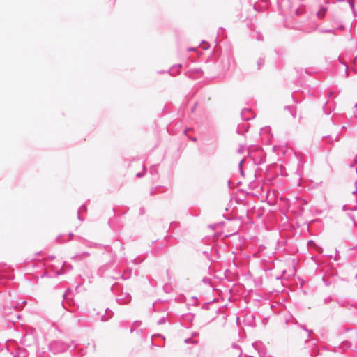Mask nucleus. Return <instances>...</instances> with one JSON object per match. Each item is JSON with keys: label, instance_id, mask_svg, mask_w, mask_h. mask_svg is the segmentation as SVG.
I'll list each match as a JSON object with an SVG mask.
<instances>
[{"label": "nucleus", "instance_id": "7ed1b4c3", "mask_svg": "<svg viewBox=\"0 0 357 357\" xmlns=\"http://www.w3.org/2000/svg\"><path fill=\"white\" fill-rule=\"evenodd\" d=\"M74 236L77 240L81 238L79 236H75L73 232L70 231L67 234H61L58 235L55 241L57 243L62 244L70 241Z\"/></svg>", "mask_w": 357, "mask_h": 357}, {"label": "nucleus", "instance_id": "58836bf2", "mask_svg": "<svg viewBox=\"0 0 357 357\" xmlns=\"http://www.w3.org/2000/svg\"><path fill=\"white\" fill-rule=\"evenodd\" d=\"M134 262L136 264L137 263V259H134Z\"/></svg>", "mask_w": 357, "mask_h": 357}, {"label": "nucleus", "instance_id": "423d86ee", "mask_svg": "<svg viewBox=\"0 0 357 357\" xmlns=\"http://www.w3.org/2000/svg\"><path fill=\"white\" fill-rule=\"evenodd\" d=\"M351 346H352V344L351 342H349L348 340H344L341 342V344L337 347H335L334 351H335V352H339L341 350L344 351L347 349H349L351 347Z\"/></svg>", "mask_w": 357, "mask_h": 357}, {"label": "nucleus", "instance_id": "f257e3e1", "mask_svg": "<svg viewBox=\"0 0 357 357\" xmlns=\"http://www.w3.org/2000/svg\"><path fill=\"white\" fill-rule=\"evenodd\" d=\"M77 347V344L73 341L70 344L66 343L61 340H54L52 341L48 346L49 351L54 354L63 353L68 349H75Z\"/></svg>", "mask_w": 357, "mask_h": 357}, {"label": "nucleus", "instance_id": "0eeeda50", "mask_svg": "<svg viewBox=\"0 0 357 357\" xmlns=\"http://www.w3.org/2000/svg\"><path fill=\"white\" fill-rule=\"evenodd\" d=\"M114 315V312L109 308H106L105 310V314H102L100 317V320L102 321H107L110 319Z\"/></svg>", "mask_w": 357, "mask_h": 357}, {"label": "nucleus", "instance_id": "412c9836", "mask_svg": "<svg viewBox=\"0 0 357 357\" xmlns=\"http://www.w3.org/2000/svg\"><path fill=\"white\" fill-rule=\"evenodd\" d=\"M307 333V337L309 338L311 336V334L312 333L313 331L311 329H307V331H305Z\"/></svg>", "mask_w": 357, "mask_h": 357}, {"label": "nucleus", "instance_id": "c756f323", "mask_svg": "<svg viewBox=\"0 0 357 357\" xmlns=\"http://www.w3.org/2000/svg\"><path fill=\"white\" fill-rule=\"evenodd\" d=\"M257 344H258V343H257V342H254V343H252V346H253L255 349H257V347H257Z\"/></svg>", "mask_w": 357, "mask_h": 357}, {"label": "nucleus", "instance_id": "cd10ccee", "mask_svg": "<svg viewBox=\"0 0 357 357\" xmlns=\"http://www.w3.org/2000/svg\"><path fill=\"white\" fill-rule=\"evenodd\" d=\"M48 258L50 259V260H53L54 258H55V256L54 255H50L48 257Z\"/></svg>", "mask_w": 357, "mask_h": 357}, {"label": "nucleus", "instance_id": "2eb2a0df", "mask_svg": "<svg viewBox=\"0 0 357 357\" xmlns=\"http://www.w3.org/2000/svg\"><path fill=\"white\" fill-rule=\"evenodd\" d=\"M89 247H96V248H102V244H98V243H91L90 242L89 244Z\"/></svg>", "mask_w": 357, "mask_h": 357}, {"label": "nucleus", "instance_id": "f3484780", "mask_svg": "<svg viewBox=\"0 0 357 357\" xmlns=\"http://www.w3.org/2000/svg\"><path fill=\"white\" fill-rule=\"evenodd\" d=\"M166 321V318L165 317H161L158 321V325H162V324H164Z\"/></svg>", "mask_w": 357, "mask_h": 357}, {"label": "nucleus", "instance_id": "20e7f679", "mask_svg": "<svg viewBox=\"0 0 357 357\" xmlns=\"http://www.w3.org/2000/svg\"><path fill=\"white\" fill-rule=\"evenodd\" d=\"M131 300V296L128 292L121 291L116 295V301L119 304H126Z\"/></svg>", "mask_w": 357, "mask_h": 357}, {"label": "nucleus", "instance_id": "c9c22d12", "mask_svg": "<svg viewBox=\"0 0 357 357\" xmlns=\"http://www.w3.org/2000/svg\"><path fill=\"white\" fill-rule=\"evenodd\" d=\"M307 225V229H310V224H307V225Z\"/></svg>", "mask_w": 357, "mask_h": 357}, {"label": "nucleus", "instance_id": "473e14b6", "mask_svg": "<svg viewBox=\"0 0 357 357\" xmlns=\"http://www.w3.org/2000/svg\"><path fill=\"white\" fill-rule=\"evenodd\" d=\"M339 257H340L339 256L336 255V256H335V261H337V260H338V259H339Z\"/></svg>", "mask_w": 357, "mask_h": 357}, {"label": "nucleus", "instance_id": "9d476101", "mask_svg": "<svg viewBox=\"0 0 357 357\" xmlns=\"http://www.w3.org/2000/svg\"><path fill=\"white\" fill-rule=\"evenodd\" d=\"M195 314L193 313H188L184 315V319L189 321H192L195 319Z\"/></svg>", "mask_w": 357, "mask_h": 357}, {"label": "nucleus", "instance_id": "f8f14e48", "mask_svg": "<svg viewBox=\"0 0 357 357\" xmlns=\"http://www.w3.org/2000/svg\"><path fill=\"white\" fill-rule=\"evenodd\" d=\"M210 251H212V248H210L207 250H204L202 252V254L209 260L212 261V259L210 257Z\"/></svg>", "mask_w": 357, "mask_h": 357}, {"label": "nucleus", "instance_id": "6ab92c4d", "mask_svg": "<svg viewBox=\"0 0 357 357\" xmlns=\"http://www.w3.org/2000/svg\"><path fill=\"white\" fill-rule=\"evenodd\" d=\"M325 15V11L324 10H320L317 13V15L319 17H323Z\"/></svg>", "mask_w": 357, "mask_h": 357}, {"label": "nucleus", "instance_id": "79ce46f5", "mask_svg": "<svg viewBox=\"0 0 357 357\" xmlns=\"http://www.w3.org/2000/svg\"><path fill=\"white\" fill-rule=\"evenodd\" d=\"M310 357H313V356L310 354Z\"/></svg>", "mask_w": 357, "mask_h": 357}, {"label": "nucleus", "instance_id": "dca6fc26", "mask_svg": "<svg viewBox=\"0 0 357 357\" xmlns=\"http://www.w3.org/2000/svg\"><path fill=\"white\" fill-rule=\"evenodd\" d=\"M213 301H212V302ZM211 303V301L203 303L202 308L204 309V310H208L209 309V305H210Z\"/></svg>", "mask_w": 357, "mask_h": 357}, {"label": "nucleus", "instance_id": "39448f33", "mask_svg": "<svg viewBox=\"0 0 357 357\" xmlns=\"http://www.w3.org/2000/svg\"><path fill=\"white\" fill-rule=\"evenodd\" d=\"M65 266H66V263L63 262V267L60 270L57 271L56 272H54V271L50 272V271H46L40 275V278H53V277H56L58 275L64 274L65 271L63 270V268Z\"/></svg>", "mask_w": 357, "mask_h": 357}, {"label": "nucleus", "instance_id": "6e6552de", "mask_svg": "<svg viewBox=\"0 0 357 357\" xmlns=\"http://www.w3.org/2000/svg\"><path fill=\"white\" fill-rule=\"evenodd\" d=\"M90 255L89 252H83L80 254L75 255V256L72 257L73 259H77L81 260L82 259V257L84 256L86 257H89Z\"/></svg>", "mask_w": 357, "mask_h": 357}, {"label": "nucleus", "instance_id": "5701e85b", "mask_svg": "<svg viewBox=\"0 0 357 357\" xmlns=\"http://www.w3.org/2000/svg\"><path fill=\"white\" fill-rule=\"evenodd\" d=\"M281 226L282 227V228H283L284 229H285L287 227H293L294 225H285V224H283V225H281Z\"/></svg>", "mask_w": 357, "mask_h": 357}, {"label": "nucleus", "instance_id": "9b49d317", "mask_svg": "<svg viewBox=\"0 0 357 357\" xmlns=\"http://www.w3.org/2000/svg\"><path fill=\"white\" fill-rule=\"evenodd\" d=\"M184 342L185 344H197L199 343V341L193 340L192 337H188L184 340Z\"/></svg>", "mask_w": 357, "mask_h": 357}, {"label": "nucleus", "instance_id": "2f4dec72", "mask_svg": "<svg viewBox=\"0 0 357 357\" xmlns=\"http://www.w3.org/2000/svg\"><path fill=\"white\" fill-rule=\"evenodd\" d=\"M15 317H16V319H20V314H16Z\"/></svg>", "mask_w": 357, "mask_h": 357}, {"label": "nucleus", "instance_id": "f704fd0d", "mask_svg": "<svg viewBox=\"0 0 357 357\" xmlns=\"http://www.w3.org/2000/svg\"><path fill=\"white\" fill-rule=\"evenodd\" d=\"M66 292L64 293L63 295V298H66Z\"/></svg>", "mask_w": 357, "mask_h": 357}, {"label": "nucleus", "instance_id": "4be33fe9", "mask_svg": "<svg viewBox=\"0 0 357 357\" xmlns=\"http://www.w3.org/2000/svg\"><path fill=\"white\" fill-rule=\"evenodd\" d=\"M199 335V333L198 332H192V334H191V337H197Z\"/></svg>", "mask_w": 357, "mask_h": 357}, {"label": "nucleus", "instance_id": "1a4fd4ad", "mask_svg": "<svg viewBox=\"0 0 357 357\" xmlns=\"http://www.w3.org/2000/svg\"><path fill=\"white\" fill-rule=\"evenodd\" d=\"M231 347L233 349L238 351V353L237 354L238 357H241V356L243 354V351H242L241 347L236 343H233Z\"/></svg>", "mask_w": 357, "mask_h": 357}, {"label": "nucleus", "instance_id": "393cba45", "mask_svg": "<svg viewBox=\"0 0 357 357\" xmlns=\"http://www.w3.org/2000/svg\"><path fill=\"white\" fill-rule=\"evenodd\" d=\"M299 327H300L301 328H302L303 330H304V331H307V328L305 327V325L300 324V325H299Z\"/></svg>", "mask_w": 357, "mask_h": 357}, {"label": "nucleus", "instance_id": "ea45409f", "mask_svg": "<svg viewBox=\"0 0 357 357\" xmlns=\"http://www.w3.org/2000/svg\"><path fill=\"white\" fill-rule=\"evenodd\" d=\"M169 270H167V275L169 274Z\"/></svg>", "mask_w": 357, "mask_h": 357}, {"label": "nucleus", "instance_id": "72a5a7b5", "mask_svg": "<svg viewBox=\"0 0 357 357\" xmlns=\"http://www.w3.org/2000/svg\"><path fill=\"white\" fill-rule=\"evenodd\" d=\"M68 268H69V269H72V268H73V266H72L70 264H69V265L68 266Z\"/></svg>", "mask_w": 357, "mask_h": 357}, {"label": "nucleus", "instance_id": "4c0bfd02", "mask_svg": "<svg viewBox=\"0 0 357 357\" xmlns=\"http://www.w3.org/2000/svg\"><path fill=\"white\" fill-rule=\"evenodd\" d=\"M140 321H135V324H139Z\"/></svg>", "mask_w": 357, "mask_h": 357}, {"label": "nucleus", "instance_id": "ddd939ff", "mask_svg": "<svg viewBox=\"0 0 357 357\" xmlns=\"http://www.w3.org/2000/svg\"><path fill=\"white\" fill-rule=\"evenodd\" d=\"M202 282L206 284H211V279L208 277H204L202 280Z\"/></svg>", "mask_w": 357, "mask_h": 357}, {"label": "nucleus", "instance_id": "a878e982", "mask_svg": "<svg viewBox=\"0 0 357 357\" xmlns=\"http://www.w3.org/2000/svg\"><path fill=\"white\" fill-rule=\"evenodd\" d=\"M192 299L193 301H195V303H193V304H192V305H197V297H195V296H192Z\"/></svg>", "mask_w": 357, "mask_h": 357}, {"label": "nucleus", "instance_id": "c85d7f7f", "mask_svg": "<svg viewBox=\"0 0 357 357\" xmlns=\"http://www.w3.org/2000/svg\"><path fill=\"white\" fill-rule=\"evenodd\" d=\"M259 248H260V250H262V249H265L266 247L264 245H259Z\"/></svg>", "mask_w": 357, "mask_h": 357}, {"label": "nucleus", "instance_id": "f03ea898", "mask_svg": "<svg viewBox=\"0 0 357 357\" xmlns=\"http://www.w3.org/2000/svg\"><path fill=\"white\" fill-rule=\"evenodd\" d=\"M36 342V339L32 333H26L20 339V344L26 347H31Z\"/></svg>", "mask_w": 357, "mask_h": 357}, {"label": "nucleus", "instance_id": "bb28decb", "mask_svg": "<svg viewBox=\"0 0 357 357\" xmlns=\"http://www.w3.org/2000/svg\"><path fill=\"white\" fill-rule=\"evenodd\" d=\"M322 279L326 286H328L330 284V282H328V281H326L325 277H323Z\"/></svg>", "mask_w": 357, "mask_h": 357}, {"label": "nucleus", "instance_id": "a19ab883", "mask_svg": "<svg viewBox=\"0 0 357 357\" xmlns=\"http://www.w3.org/2000/svg\"><path fill=\"white\" fill-rule=\"evenodd\" d=\"M297 227H300V225L299 224H297L296 225Z\"/></svg>", "mask_w": 357, "mask_h": 357}, {"label": "nucleus", "instance_id": "a211bd4d", "mask_svg": "<svg viewBox=\"0 0 357 357\" xmlns=\"http://www.w3.org/2000/svg\"><path fill=\"white\" fill-rule=\"evenodd\" d=\"M332 301H333V298L331 296H329L327 298H324V303L325 304H328V303H329Z\"/></svg>", "mask_w": 357, "mask_h": 357}, {"label": "nucleus", "instance_id": "7c9ffc66", "mask_svg": "<svg viewBox=\"0 0 357 357\" xmlns=\"http://www.w3.org/2000/svg\"><path fill=\"white\" fill-rule=\"evenodd\" d=\"M121 278L123 280H126V279H127V278H126V277L124 276V275H123V274H122V275H121Z\"/></svg>", "mask_w": 357, "mask_h": 357}, {"label": "nucleus", "instance_id": "4468645a", "mask_svg": "<svg viewBox=\"0 0 357 357\" xmlns=\"http://www.w3.org/2000/svg\"><path fill=\"white\" fill-rule=\"evenodd\" d=\"M119 287V284L117 283L113 284L111 288H110V290L114 294H116V288Z\"/></svg>", "mask_w": 357, "mask_h": 357}, {"label": "nucleus", "instance_id": "aec40b11", "mask_svg": "<svg viewBox=\"0 0 357 357\" xmlns=\"http://www.w3.org/2000/svg\"><path fill=\"white\" fill-rule=\"evenodd\" d=\"M218 225H208V227L209 229L213 230V229H215L216 228V226H218Z\"/></svg>", "mask_w": 357, "mask_h": 357}, {"label": "nucleus", "instance_id": "e433bc0d", "mask_svg": "<svg viewBox=\"0 0 357 357\" xmlns=\"http://www.w3.org/2000/svg\"><path fill=\"white\" fill-rule=\"evenodd\" d=\"M134 331V328H130V333H132Z\"/></svg>", "mask_w": 357, "mask_h": 357}, {"label": "nucleus", "instance_id": "b1692460", "mask_svg": "<svg viewBox=\"0 0 357 357\" xmlns=\"http://www.w3.org/2000/svg\"><path fill=\"white\" fill-rule=\"evenodd\" d=\"M354 114L357 117V104L355 105L354 109Z\"/></svg>", "mask_w": 357, "mask_h": 357}]
</instances>
